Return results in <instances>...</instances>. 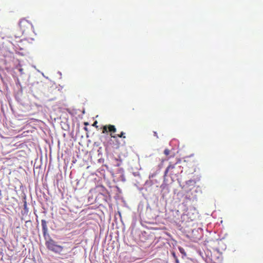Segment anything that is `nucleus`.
<instances>
[{
  "instance_id": "9b49d317",
  "label": "nucleus",
  "mask_w": 263,
  "mask_h": 263,
  "mask_svg": "<svg viewBox=\"0 0 263 263\" xmlns=\"http://www.w3.org/2000/svg\"><path fill=\"white\" fill-rule=\"evenodd\" d=\"M84 130H85V131H88V128H87V127H84Z\"/></svg>"
},
{
  "instance_id": "f257e3e1",
  "label": "nucleus",
  "mask_w": 263,
  "mask_h": 263,
  "mask_svg": "<svg viewBox=\"0 0 263 263\" xmlns=\"http://www.w3.org/2000/svg\"><path fill=\"white\" fill-rule=\"evenodd\" d=\"M46 245L48 250L55 253L60 254L63 250V247L57 245L56 242L52 239H50L49 240L47 241Z\"/></svg>"
},
{
  "instance_id": "f8f14e48",
  "label": "nucleus",
  "mask_w": 263,
  "mask_h": 263,
  "mask_svg": "<svg viewBox=\"0 0 263 263\" xmlns=\"http://www.w3.org/2000/svg\"><path fill=\"white\" fill-rule=\"evenodd\" d=\"M84 124H85V125H88V122H85V123H84Z\"/></svg>"
},
{
  "instance_id": "7ed1b4c3",
  "label": "nucleus",
  "mask_w": 263,
  "mask_h": 263,
  "mask_svg": "<svg viewBox=\"0 0 263 263\" xmlns=\"http://www.w3.org/2000/svg\"><path fill=\"white\" fill-rule=\"evenodd\" d=\"M117 132V128L114 125H106L102 127V133L107 134L110 133V136L111 138L116 139L117 138V135H114Z\"/></svg>"
},
{
  "instance_id": "20e7f679",
  "label": "nucleus",
  "mask_w": 263,
  "mask_h": 263,
  "mask_svg": "<svg viewBox=\"0 0 263 263\" xmlns=\"http://www.w3.org/2000/svg\"><path fill=\"white\" fill-rule=\"evenodd\" d=\"M41 222H42V227L43 234L44 235H45L48 232V227H47V221L45 219H42L41 220Z\"/></svg>"
},
{
  "instance_id": "6e6552de",
  "label": "nucleus",
  "mask_w": 263,
  "mask_h": 263,
  "mask_svg": "<svg viewBox=\"0 0 263 263\" xmlns=\"http://www.w3.org/2000/svg\"><path fill=\"white\" fill-rule=\"evenodd\" d=\"M170 150L168 149H165L164 151V153L165 154V156H168V154H170Z\"/></svg>"
},
{
  "instance_id": "9d476101",
  "label": "nucleus",
  "mask_w": 263,
  "mask_h": 263,
  "mask_svg": "<svg viewBox=\"0 0 263 263\" xmlns=\"http://www.w3.org/2000/svg\"><path fill=\"white\" fill-rule=\"evenodd\" d=\"M154 136L156 137L157 138H158V135H157V132H154Z\"/></svg>"
},
{
  "instance_id": "423d86ee",
  "label": "nucleus",
  "mask_w": 263,
  "mask_h": 263,
  "mask_svg": "<svg viewBox=\"0 0 263 263\" xmlns=\"http://www.w3.org/2000/svg\"><path fill=\"white\" fill-rule=\"evenodd\" d=\"M186 184L191 185H194L196 183V182L195 180H188L186 182Z\"/></svg>"
},
{
  "instance_id": "0eeeda50",
  "label": "nucleus",
  "mask_w": 263,
  "mask_h": 263,
  "mask_svg": "<svg viewBox=\"0 0 263 263\" xmlns=\"http://www.w3.org/2000/svg\"><path fill=\"white\" fill-rule=\"evenodd\" d=\"M125 133L123 132H121L120 134L117 135V137H119L121 138H125V136H124Z\"/></svg>"
},
{
  "instance_id": "1a4fd4ad",
  "label": "nucleus",
  "mask_w": 263,
  "mask_h": 263,
  "mask_svg": "<svg viewBox=\"0 0 263 263\" xmlns=\"http://www.w3.org/2000/svg\"><path fill=\"white\" fill-rule=\"evenodd\" d=\"M97 124V121H96L93 123V125H93V126H96V127H97V126L96 125Z\"/></svg>"
},
{
  "instance_id": "39448f33",
  "label": "nucleus",
  "mask_w": 263,
  "mask_h": 263,
  "mask_svg": "<svg viewBox=\"0 0 263 263\" xmlns=\"http://www.w3.org/2000/svg\"><path fill=\"white\" fill-rule=\"evenodd\" d=\"M174 167H175V165H174L170 164V165H169L166 167V168L165 169V171H164V176H167V174L168 172L171 169H173Z\"/></svg>"
},
{
  "instance_id": "f03ea898",
  "label": "nucleus",
  "mask_w": 263,
  "mask_h": 263,
  "mask_svg": "<svg viewBox=\"0 0 263 263\" xmlns=\"http://www.w3.org/2000/svg\"><path fill=\"white\" fill-rule=\"evenodd\" d=\"M19 26L23 34L27 33L32 28L31 23L25 18H22L20 20Z\"/></svg>"
}]
</instances>
